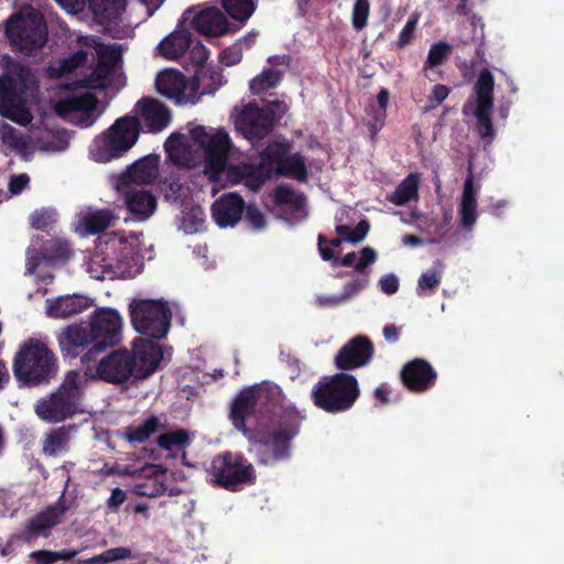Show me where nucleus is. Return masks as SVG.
I'll list each match as a JSON object with an SVG mask.
<instances>
[{
    "mask_svg": "<svg viewBox=\"0 0 564 564\" xmlns=\"http://www.w3.org/2000/svg\"><path fill=\"white\" fill-rule=\"evenodd\" d=\"M137 116H123L115 121L105 135L96 142V160L109 162L122 156L138 141L142 129L147 132L159 133L171 123V111L162 101L143 97L135 104Z\"/></svg>",
    "mask_w": 564,
    "mask_h": 564,
    "instance_id": "nucleus-1",
    "label": "nucleus"
},
{
    "mask_svg": "<svg viewBox=\"0 0 564 564\" xmlns=\"http://www.w3.org/2000/svg\"><path fill=\"white\" fill-rule=\"evenodd\" d=\"M191 138L204 149V174L210 181H219L221 175L226 173V178L231 184L243 183L252 192L261 189L264 177L257 164L238 163L227 165L231 142L226 131L218 130L215 133H209L205 127L197 126L191 130Z\"/></svg>",
    "mask_w": 564,
    "mask_h": 564,
    "instance_id": "nucleus-2",
    "label": "nucleus"
},
{
    "mask_svg": "<svg viewBox=\"0 0 564 564\" xmlns=\"http://www.w3.org/2000/svg\"><path fill=\"white\" fill-rule=\"evenodd\" d=\"M33 84L29 66L8 57L0 76V116L11 121L28 126L33 116L25 106L26 93Z\"/></svg>",
    "mask_w": 564,
    "mask_h": 564,
    "instance_id": "nucleus-3",
    "label": "nucleus"
},
{
    "mask_svg": "<svg viewBox=\"0 0 564 564\" xmlns=\"http://www.w3.org/2000/svg\"><path fill=\"white\" fill-rule=\"evenodd\" d=\"M305 414L294 405H286L282 409L278 426L269 433H253L249 440L259 446L257 455L259 463L270 465L288 459L291 455L293 438L300 433Z\"/></svg>",
    "mask_w": 564,
    "mask_h": 564,
    "instance_id": "nucleus-4",
    "label": "nucleus"
},
{
    "mask_svg": "<svg viewBox=\"0 0 564 564\" xmlns=\"http://www.w3.org/2000/svg\"><path fill=\"white\" fill-rule=\"evenodd\" d=\"M54 352L41 340L29 338L17 351L12 370L15 380L25 387L47 384L57 373Z\"/></svg>",
    "mask_w": 564,
    "mask_h": 564,
    "instance_id": "nucleus-5",
    "label": "nucleus"
},
{
    "mask_svg": "<svg viewBox=\"0 0 564 564\" xmlns=\"http://www.w3.org/2000/svg\"><path fill=\"white\" fill-rule=\"evenodd\" d=\"M360 397L357 378L347 372L322 377L311 390L313 404L329 414L349 411Z\"/></svg>",
    "mask_w": 564,
    "mask_h": 564,
    "instance_id": "nucleus-6",
    "label": "nucleus"
},
{
    "mask_svg": "<svg viewBox=\"0 0 564 564\" xmlns=\"http://www.w3.org/2000/svg\"><path fill=\"white\" fill-rule=\"evenodd\" d=\"M83 392L84 381L80 372L68 371L55 392L36 402L35 413L43 421L62 422L78 412Z\"/></svg>",
    "mask_w": 564,
    "mask_h": 564,
    "instance_id": "nucleus-7",
    "label": "nucleus"
},
{
    "mask_svg": "<svg viewBox=\"0 0 564 564\" xmlns=\"http://www.w3.org/2000/svg\"><path fill=\"white\" fill-rule=\"evenodd\" d=\"M6 35L12 47L32 56L46 44L48 32L43 14L28 7L8 20Z\"/></svg>",
    "mask_w": 564,
    "mask_h": 564,
    "instance_id": "nucleus-8",
    "label": "nucleus"
},
{
    "mask_svg": "<svg viewBox=\"0 0 564 564\" xmlns=\"http://www.w3.org/2000/svg\"><path fill=\"white\" fill-rule=\"evenodd\" d=\"M214 486L236 492L257 480L256 469L241 453L226 451L216 455L208 469Z\"/></svg>",
    "mask_w": 564,
    "mask_h": 564,
    "instance_id": "nucleus-9",
    "label": "nucleus"
},
{
    "mask_svg": "<svg viewBox=\"0 0 564 564\" xmlns=\"http://www.w3.org/2000/svg\"><path fill=\"white\" fill-rule=\"evenodd\" d=\"M286 110V105L281 100L270 101L263 108L250 102L243 107L235 126L249 141H259L273 131L275 123L285 115Z\"/></svg>",
    "mask_w": 564,
    "mask_h": 564,
    "instance_id": "nucleus-10",
    "label": "nucleus"
},
{
    "mask_svg": "<svg viewBox=\"0 0 564 564\" xmlns=\"http://www.w3.org/2000/svg\"><path fill=\"white\" fill-rule=\"evenodd\" d=\"M172 312L161 300H134L130 304V319L137 333L152 339H162L171 327Z\"/></svg>",
    "mask_w": 564,
    "mask_h": 564,
    "instance_id": "nucleus-11",
    "label": "nucleus"
},
{
    "mask_svg": "<svg viewBox=\"0 0 564 564\" xmlns=\"http://www.w3.org/2000/svg\"><path fill=\"white\" fill-rule=\"evenodd\" d=\"M93 346L82 356V361H96L97 356L107 348L117 346L122 338V318L113 308H99L88 323Z\"/></svg>",
    "mask_w": 564,
    "mask_h": 564,
    "instance_id": "nucleus-12",
    "label": "nucleus"
},
{
    "mask_svg": "<svg viewBox=\"0 0 564 564\" xmlns=\"http://www.w3.org/2000/svg\"><path fill=\"white\" fill-rule=\"evenodd\" d=\"M97 377L108 383L120 384L130 379L137 380L133 359L126 348L117 349L100 359L96 368Z\"/></svg>",
    "mask_w": 564,
    "mask_h": 564,
    "instance_id": "nucleus-13",
    "label": "nucleus"
},
{
    "mask_svg": "<svg viewBox=\"0 0 564 564\" xmlns=\"http://www.w3.org/2000/svg\"><path fill=\"white\" fill-rule=\"evenodd\" d=\"M375 355V347L371 340L362 335L348 340L334 358L335 367L340 372L355 370L367 366Z\"/></svg>",
    "mask_w": 564,
    "mask_h": 564,
    "instance_id": "nucleus-14",
    "label": "nucleus"
},
{
    "mask_svg": "<svg viewBox=\"0 0 564 564\" xmlns=\"http://www.w3.org/2000/svg\"><path fill=\"white\" fill-rule=\"evenodd\" d=\"M402 384L413 393H423L432 389L437 380V371L430 361L414 358L405 362L400 371Z\"/></svg>",
    "mask_w": 564,
    "mask_h": 564,
    "instance_id": "nucleus-15",
    "label": "nucleus"
},
{
    "mask_svg": "<svg viewBox=\"0 0 564 564\" xmlns=\"http://www.w3.org/2000/svg\"><path fill=\"white\" fill-rule=\"evenodd\" d=\"M130 358L133 359L137 380H141L150 377L158 369L163 359V351L158 343L139 337L132 343Z\"/></svg>",
    "mask_w": 564,
    "mask_h": 564,
    "instance_id": "nucleus-16",
    "label": "nucleus"
},
{
    "mask_svg": "<svg viewBox=\"0 0 564 564\" xmlns=\"http://www.w3.org/2000/svg\"><path fill=\"white\" fill-rule=\"evenodd\" d=\"M212 216L220 228L236 226L245 212V200L237 193L221 195L212 205Z\"/></svg>",
    "mask_w": 564,
    "mask_h": 564,
    "instance_id": "nucleus-17",
    "label": "nucleus"
},
{
    "mask_svg": "<svg viewBox=\"0 0 564 564\" xmlns=\"http://www.w3.org/2000/svg\"><path fill=\"white\" fill-rule=\"evenodd\" d=\"M58 345L64 358H76L93 346L88 324L69 325L58 336Z\"/></svg>",
    "mask_w": 564,
    "mask_h": 564,
    "instance_id": "nucleus-18",
    "label": "nucleus"
},
{
    "mask_svg": "<svg viewBox=\"0 0 564 564\" xmlns=\"http://www.w3.org/2000/svg\"><path fill=\"white\" fill-rule=\"evenodd\" d=\"M63 507L51 506L44 511L32 517L21 533L22 542L30 543L39 536L47 538L50 530L61 522L64 514Z\"/></svg>",
    "mask_w": 564,
    "mask_h": 564,
    "instance_id": "nucleus-19",
    "label": "nucleus"
},
{
    "mask_svg": "<svg viewBox=\"0 0 564 564\" xmlns=\"http://www.w3.org/2000/svg\"><path fill=\"white\" fill-rule=\"evenodd\" d=\"M187 79L185 75L174 68H166L160 72L155 78V88L158 93L177 105L186 104L189 99L185 95Z\"/></svg>",
    "mask_w": 564,
    "mask_h": 564,
    "instance_id": "nucleus-20",
    "label": "nucleus"
},
{
    "mask_svg": "<svg viewBox=\"0 0 564 564\" xmlns=\"http://www.w3.org/2000/svg\"><path fill=\"white\" fill-rule=\"evenodd\" d=\"M226 15L216 7L200 10L192 18V28L206 36H220L230 31Z\"/></svg>",
    "mask_w": 564,
    "mask_h": 564,
    "instance_id": "nucleus-21",
    "label": "nucleus"
},
{
    "mask_svg": "<svg viewBox=\"0 0 564 564\" xmlns=\"http://www.w3.org/2000/svg\"><path fill=\"white\" fill-rule=\"evenodd\" d=\"M46 303V313L54 318H67L93 306V300L79 294L58 296L53 300L47 299Z\"/></svg>",
    "mask_w": 564,
    "mask_h": 564,
    "instance_id": "nucleus-22",
    "label": "nucleus"
},
{
    "mask_svg": "<svg viewBox=\"0 0 564 564\" xmlns=\"http://www.w3.org/2000/svg\"><path fill=\"white\" fill-rule=\"evenodd\" d=\"M257 415V409L250 397V392L248 389L241 390L230 404L229 419L232 425L246 436H252L254 432L247 426V420Z\"/></svg>",
    "mask_w": 564,
    "mask_h": 564,
    "instance_id": "nucleus-23",
    "label": "nucleus"
},
{
    "mask_svg": "<svg viewBox=\"0 0 564 564\" xmlns=\"http://www.w3.org/2000/svg\"><path fill=\"white\" fill-rule=\"evenodd\" d=\"M377 260V252L371 247H364L360 250V258L355 265V271L360 274L359 278L354 279L345 284L341 293L345 302L365 290L369 284V272L367 268L375 263Z\"/></svg>",
    "mask_w": 564,
    "mask_h": 564,
    "instance_id": "nucleus-24",
    "label": "nucleus"
},
{
    "mask_svg": "<svg viewBox=\"0 0 564 564\" xmlns=\"http://www.w3.org/2000/svg\"><path fill=\"white\" fill-rule=\"evenodd\" d=\"M248 391L259 416H271L281 405V390L275 384L263 383Z\"/></svg>",
    "mask_w": 564,
    "mask_h": 564,
    "instance_id": "nucleus-25",
    "label": "nucleus"
},
{
    "mask_svg": "<svg viewBox=\"0 0 564 564\" xmlns=\"http://www.w3.org/2000/svg\"><path fill=\"white\" fill-rule=\"evenodd\" d=\"M158 176L156 159L145 156L130 165L126 173L120 176L122 185L128 187L152 183Z\"/></svg>",
    "mask_w": 564,
    "mask_h": 564,
    "instance_id": "nucleus-26",
    "label": "nucleus"
},
{
    "mask_svg": "<svg viewBox=\"0 0 564 564\" xmlns=\"http://www.w3.org/2000/svg\"><path fill=\"white\" fill-rule=\"evenodd\" d=\"M124 204L133 216L145 219L155 210L156 198L151 191L133 186L126 191Z\"/></svg>",
    "mask_w": 564,
    "mask_h": 564,
    "instance_id": "nucleus-27",
    "label": "nucleus"
},
{
    "mask_svg": "<svg viewBox=\"0 0 564 564\" xmlns=\"http://www.w3.org/2000/svg\"><path fill=\"white\" fill-rule=\"evenodd\" d=\"M458 212L462 227L470 229L477 220L476 188L474 186V175L470 167L464 182L463 195Z\"/></svg>",
    "mask_w": 564,
    "mask_h": 564,
    "instance_id": "nucleus-28",
    "label": "nucleus"
},
{
    "mask_svg": "<svg viewBox=\"0 0 564 564\" xmlns=\"http://www.w3.org/2000/svg\"><path fill=\"white\" fill-rule=\"evenodd\" d=\"M192 34L187 29L177 28L158 45L160 54L167 59H177L188 51Z\"/></svg>",
    "mask_w": 564,
    "mask_h": 564,
    "instance_id": "nucleus-29",
    "label": "nucleus"
},
{
    "mask_svg": "<svg viewBox=\"0 0 564 564\" xmlns=\"http://www.w3.org/2000/svg\"><path fill=\"white\" fill-rule=\"evenodd\" d=\"M274 203L290 213V219L300 220L305 216L306 197L303 194L296 195L289 186H278L274 191Z\"/></svg>",
    "mask_w": 564,
    "mask_h": 564,
    "instance_id": "nucleus-30",
    "label": "nucleus"
},
{
    "mask_svg": "<svg viewBox=\"0 0 564 564\" xmlns=\"http://www.w3.org/2000/svg\"><path fill=\"white\" fill-rule=\"evenodd\" d=\"M288 147L279 142L270 143L262 150L260 153V162L257 166L264 177V183L274 175L275 167L281 166L288 155Z\"/></svg>",
    "mask_w": 564,
    "mask_h": 564,
    "instance_id": "nucleus-31",
    "label": "nucleus"
},
{
    "mask_svg": "<svg viewBox=\"0 0 564 564\" xmlns=\"http://www.w3.org/2000/svg\"><path fill=\"white\" fill-rule=\"evenodd\" d=\"M420 180V173H410L387 199L395 206H404L411 200H417Z\"/></svg>",
    "mask_w": 564,
    "mask_h": 564,
    "instance_id": "nucleus-32",
    "label": "nucleus"
},
{
    "mask_svg": "<svg viewBox=\"0 0 564 564\" xmlns=\"http://www.w3.org/2000/svg\"><path fill=\"white\" fill-rule=\"evenodd\" d=\"M98 104L97 97L91 93H86L82 96H72L61 99L56 106V113L65 117L73 112L78 111H93Z\"/></svg>",
    "mask_w": 564,
    "mask_h": 564,
    "instance_id": "nucleus-33",
    "label": "nucleus"
},
{
    "mask_svg": "<svg viewBox=\"0 0 564 564\" xmlns=\"http://www.w3.org/2000/svg\"><path fill=\"white\" fill-rule=\"evenodd\" d=\"M274 175L306 182L308 172L304 158L300 153L286 155L281 166L275 167Z\"/></svg>",
    "mask_w": 564,
    "mask_h": 564,
    "instance_id": "nucleus-34",
    "label": "nucleus"
},
{
    "mask_svg": "<svg viewBox=\"0 0 564 564\" xmlns=\"http://www.w3.org/2000/svg\"><path fill=\"white\" fill-rule=\"evenodd\" d=\"M162 425L155 415H151L144 422L137 426H127L123 437L130 443H144L155 434Z\"/></svg>",
    "mask_w": 564,
    "mask_h": 564,
    "instance_id": "nucleus-35",
    "label": "nucleus"
},
{
    "mask_svg": "<svg viewBox=\"0 0 564 564\" xmlns=\"http://www.w3.org/2000/svg\"><path fill=\"white\" fill-rule=\"evenodd\" d=\"M494 88L492 73L488 68L481 69L475 83L477 106H494Z\"/></svg>",
    "mask_w": 564,
    "mask_h": 564,
    "instance_id": "nucleus-36",
    "label": "nucleus"
},
{
    "mask_svg": "<svg viewBox=\"0 0 564 564\" xmlns=\"http://www.w3.org/2000/svg\"><path fill=\"white\" fill-rule=\"evenodd\" d=\"M0 139L10 151L24 152L28 149L29 137L7 122L0 123Z\"/></svg>",
    "mask_w": 564,
    "mask_h": 564,
    "instance_id": "nucleus-37",
    "label": "nucleus"
},
{
    "mask_svg": "<svg viewBox=\"0 0 564 564\" xmlns=\"http://www.w3.org/2000/svg\"><path fill=\"white\" fill-rule=\"evenodd\" d=\"M444 269V263L437 260L431 269L423 272L417 280V295H425L426 291L434 292L442 281Z\"/></svg>",
    "mask_w": 564,
    "mask_h": 564,
    "instance_id": "nucleus-38",
    "label": "nucleus"
},
{
    "mask_svg": "<svg viewBox=\"0 0 564 564\" xmlns=\"http://www.w3.org/2000/svg\"><path fill=\"white\" fill-rule=\"evenodd\" d=\"M113 215L108 209L89 213L83 217V226L90 235H97L110 227Z\"/></svg>",
    "mask_w": 564,
    "mask_h": 564,
    "instance_id": "nucleus-39",
    "label": "nucleus"
},
{
    "mask_svg": "<svg viewBox=\"0 0 564 564\" xmlns=\"http://www.w3.org/2000/svg\"><path fill=\"white\" fill-rule=\"evenodd\" d=\"M453 51V46L444 41H438L431 45L427 57L423 65V72L426 75L429 69H433L446 63Z\"/></svg>",
    "mask_w": 564,
    "mask_h": 564,
    "instance_id": "nucleus-40",
    "label": "nucleus"
},
{
    "mask_svg": "<svg viewBox=\"0 0 564 564\" xmlns=\"http://www.w3.org/2000/svg\"><path fill=\"white\" fill-rule=\"evenodd\" d=\"M110 72V66L106 62L98 59L91 74L80 79L78 85L79 87L87 89H104L107 86L106 82Z\"/></svg>",
    "mask_w": 564,
    "mask_h": 564,
    "instance_id": "nucleus-41",
    "label": "nucleus"
},
{
    "mask_svg": "<svg viewBox=\"0 0 564 564\" xmlns=\"http://www.w3.org/2000/svg\"><path fill=\"white\" fill-rule=\"evenodd\" d=\"M68 441V430L65 426L54 429L46 435V438L43 443V452L46 455L55 456L65 449Z\"/></svg>",
    "mask_w": 564,
    "mask_h": 564,
    "instance_id": "nucleus-42",
    "label": "nucleus"
},
{
    "mask_svg": "<svg viewBox=\"0 0 564 564\" xmlns=\"http://www.w3.org/2000/svg\"><path fill=\"white\" fill-rule=\"evenodd\" d=\"M223 7L229 17L240 23H245L254 11L252 0H223Z\"/></svg>",
    "mask_w": 564,
    "mask_h": 564,
    "instance_id": "nucleus-43",
    "label": "nucleus"
},
{
    "mask_svg": "<svg viewBox=\"0 0 564 564\" xmlns=\"http://www.w3.org/2000/svg\"><path fill=\"white\" fill-rule=\"evenodd\" d=\"M281 79V72L273 68L265 69L250 82V91L253 95H260L261 93L275 87Z\"/></svg>",
    "mask_w": 564,
    "mask_h": 564,
    "instance_id": "nucleus-44",
    "label": "nucleus"
},
{
    "mask_svg": "<svg viewBox=\"0 0 564 564\" xmlns=\"http://www.w3.org/2000/svg\"><path fill=\"white\" fill-rule=\"evenodd\" d=\"M188 443L189 435L184 429H177L175 431L161 434L156 440V444L165 451H172L175 448L183 449L188 445Z\"/></svg>",
    "mask_w": 564,
    "mask_h": 564,
    "instance_id": "nucleus-45",
    "label": "nucleus"
},
{
    "mask_svg": "<svg viewBox=\"0 0 564 564\" xmlns=\"http://www.w3.org/2000/svg\"><path fill=\"white\" fill-rule=\"evenodd\" d=\"M494 106H477L475 110L476 129L482 139L492 140L495 137V129L491 121V112Z\"/></svg>",
    "mask_w": 564,
    "mask_h": 564,
    "instance_id": "nucleus-46",
    "label": "nucleus"
},
{
    "mask_svg": "<svg viewBox=\"0 0 564 564\" xmlns=\"http://www.w3.org/2000/svg\"><path fill=\"white\" fill-rule=\"evenodd\" d=\"M132 557V552L129 547L118 546L108 549L101 554L93 556L87 560L78 561L79 564H109L120 560H128Z\"/></svg>",
    "mask_w": 564,
    "mask_h": 564,
    "instance_id": "nucleus-47",
    "label": "nucleus"
},
{
    "mask_svg": "<svg viewBox=\"0 0 564 564\" xmlns=\"http://www.w3.org/2000/svg\"><path fill=\"white\" fill-rule=\"evenodd\" d=\"M370 12V2L369 0H356L352 8V17L351 23L352 26L360 31L362 30L368 22V17Z\"/></svg>",
    "mask_w": 564,
    "mask_h": 564,
    "instance_id": "nucleus-48",
    "label": "nucleus"
},
{
    "mask_svg": "<svg viewBox=\"0 0 564 564\" xmlns=\"http://www.w3.org/2000/svg\"><path fill=\"white\" fill-rule=\"evenodd\" d=\"M419 17L416 14H412L405 25L402 28V30L399 33L398 40L394 42V46L398 50H402L409 44L412 43L414 39V33L417 26Z\"/></svg>",
    "mask_w": 564,
    "mask_h": 564,
    "instance_id": "nucleus-49",
    "label": "nucleus"
},
{
    "mask_svg": "<svg viewBox=\"0 0 564 564\" xmlns=\"http://www.w3.org/2000/svg\"><path fill=\"white\" fill-rule=\"evenodd\" d=\"M54 221V213L51 209H39L31 214L30 224L37 230H46Z\"/></svg>",
    "mask_w": 564,
    "mask_h": 564,
    "instance_id": "nucleus-50",
    "label": "nucleus"
},
{
    "mask_svg": "<svg viewBox=\"0 0 564 564\" xmlns=\"http://www.w3.org/2000/svg\"><path fill=\"white\" fill-rule=\"evenodd\" d=\"M45 258L50 261H65L70 257V250L67 245L54 241L44 248Z\"/></svg>",
    "mask_w": 564,
    "mask_h": 564,
    "instance_id": "nucleus-51",
    "label": "nucleus"
},
{
    "mask_svg": "<svg viewBox=\"0 0 564 564\" xmlns=\"http://www.w3.org/2000/svg\"><path fill=\"white\" fill-rule=\"evenodd\" d=\"M245 220L253 229H262L265 225L264 215L256 205L245 204Z\"/></svg>",
    "mask_w": 564,
    "mask_h": 564,
    "instance_id": "nucleus-52",
    "label": "nucleus"
},
{
    "mask_svg": "<svg viewBox=\"0 0 564 564\" xmlns=\"http://www.w3.org/2000/svg\"><path fill=\"white\" fill-rule=\"evenodd\" d=\"M220 62L226 66H234L241 62L242 59V48L240 44H232L231 46L226 47L220 53Z\"/></svg>",
    "mask_w": 564,
    "mask_h": 564,
    "instance_id": "nucleus-53",
    "label": "nucleus"
},
{
    "mask_svg": "<svg viewBox=\"0 0 564 564\" xmlns=\"http://www.w3.org/2000/svg\"><path fill=\"white\" fill-rule=\"evenodd\" d=\"M327 242V238L319 234L317 237V246H318V252L321 254V258L324 261L330 262L332 267H338L339 265V256L336 254L334 249L329 246H325Z\"/></svg>",
    "mask_w": 564,
    "mask_h": 564,
    "instance_id": "nucleus-54",
    "label": "nucleus"
},
{
    "mask_svg": "<svg viewBox=\"0 0 564 564\" xmlns=\"http://www.w3.org/2000/svg\"><path fill=\"white\" fill-rule=\"evenodd\" d=\"M205 77H208L212 80V85L209 87H204V94L213 93L223 85V74L219 69H206L202 73L196 72L195 79H204Z\"/></svg>",
    "mask_w": 564,
    "mask_h": 564,
    "instance_id": "nucleus-55",
    "label": "nucleus"
},
{
    "mask_svg": "<svg viewBox=\"0 0 564 564\" xmlns=\"http://www.w3.org/2000/svg\"><path fill=\"white\" fill-rule=\"evenodd\" d=\"M30 184V176L26 173L14 174L10 177L8 189L11 195L21 194Z\"/></svg>",
    "mask_w": 564,
    "mask_h": 564,
    "instance_id": "nucleus-56",
    "label": "nucleus"
},
{
    "mask_svg": "<svg viewBox=\"0 0 564 564\" xmlns=\"http://www.w3.org/2000/svg\"><path fill=\"white\" fill-rule=\"evenodd\" d=\"M86 61L87 53L83 50H79L73 56L63 59L61 67L64 72H73L77 67L84 65Z\"/></svg>",
    "mask_w": 564,
    "mask_h": 564,
    "instance_id": "nucleus-57",
    "label": "nucleus"
},
{
    "mask_svg": "<svg viewBox=\"0 0 564 564\" xmlns=\"http://www.w3.org/2000/svg\"><path fill=\"white\" fill-rule=\"evenodd\" d=\"M380 290L387 294H395L399 290V279L393 273L384 274L379 280Z\"/></svg>",
    "mask_w": 564,
    "mask_h": 564,
    "instance_id": "nucleus-58",
    "label": "nucleus"
},
{
    "mask_svg": "<svg viewBox=\"0 0 564 564\" xmlns=\"http://www.w3.org/2000/svg\"><path fill=\"white\" fill-rule=\"evenodd\" d=\"M368 115L371 116V121L369 122L371 134L376 135L384 126L387 111L371 108V112H368Z\"/></svg>",
    "mask_w": 564,
    "mask_h": 564,
    "instance_id": "nucleus-59",
    "label": "nucleus"
},
{
    "mask_svg": "<svg viewBox=\"0 0 564 564\" xmlns=\"http://www.w3.org/2000/svg\"><path fill=\"white\" fill-rule=\"evenodd\" d=\"M127 499V494L121 488H115L106 505L109 511L117 512Z\"/></svg>",
    "mask_w": 564,
    "mask_h": 564,
    "instance_id": "nucleus-60",
    "label": "nucleus"
},
{
    "mask_svg": "<svg viewBox=\"0 0 564 564\" xmlns=\"http://www.w3.org/2000/svg\"><path fill=\"white\" fill-rule=\"evenodd\" d=\"M29 557L36 564H54L56 563L55 551L37 550L29 554Z\"/></svg>",
    "mask_w": 564,
    "mask_h": 564,
    "instance_id": "nucleus-61",
    "label": "nucleus"
},
{
    "mask_svg": "<svg viewBox=\"0 0 564 564\" xmlns=\"http://www.w3.org/2000/svg\"><path fill=\"white\" fill-rule=\"evenodd\" d=\"M369 229H370L369 221L367 219H361L357 224L356 228L354 230H351L352 234H351V236H349L348 241L352 242V243L362 241L366 238Z\"/></svg>",
    "mask_w": 564,
    "mask_h": 564,
    "instance_id": "nucleus-62",
    "label": "nucleus"
},
{
    "mask_svg": "<svg viewBox=\"0 0 564 564\" xmlns=\"http://www.w3.org/2000/svg\"><path fill=\"white\" fill-rule=\"evenodd\" d=\"M209 57L208 50L200 43L193 46L191 50V59L197 66H203Z\"/></svg>",
    "mask_w": 564,
    "mask_h": 564,
    "instance_id": "nucleus-63",
    "label": "nucleus"
},
{
    "mask_svg": "<svg viewBox=\"0 0 564 564\" xmlns=\"http://www.w3.org/2000/svg\"><path fill=\"white\" fill-rule=\"evenodd\" d=\"M343 303H346L343 295H318L316 297V304L319 307H336Z\"/></svg>",
    "mask_w": 564,
    "mask_h": 564,
    "instance_id": "nucleus-64",
    "label": "nucleus"
}]
</instances>
